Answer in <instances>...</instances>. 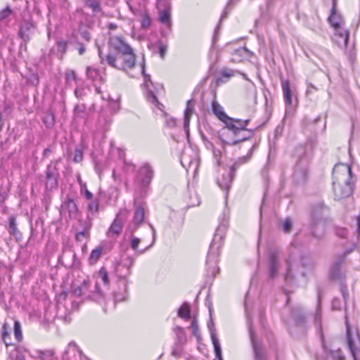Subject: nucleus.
Returning a JSON list of instances; mask_svg holds the SVG:
<instances>
[{
  "mask_svg": "<svg viewBox=\"0 0 360 360\" xmlns=\"http://www.w3.org/2000/svg\"><path fill=\"white\" fill-rule=\"evenodd\" d=\"M333 187L335 199L340 200L349 197L353 192L352 168L346 164L336 165L333 171Z\"/></svg>",
  "mask_w": 360,
  "mask_h": 360,
  "instance_id": "f257e3e1",
  "label": "nucleus"
},
{
  "mask_svg": "<svg viewBox=\"0 0 360 360\" xmlns=\"http://www.w3.org/2000/svg\"><path fill=\"white\" fill-rule=\"evenodd\" d=\"M134 259L129 255H123L120 262L115 266V274L119 278V290L113 292L115 302H122L127 298V277L131 274V267Z\"/></svg>",
  "mask_w": 360,
  "mask_h": 360,
  "instance_id": "f03ea898",
  "label": "nucleus"
},
{
  "mask_svg": "<svg viewBox=\"0 0 360 360\" xmlns=\"http://www.w3.org/2000/svg\"><path fill=\"white\" fill-rule=\"evenodd\" d=\"M297 250L294 249L290 252V256L286 259L285 280L293 278L292 271L305 276L307 273L311 271L315 266L313 258L309 255H302L298 260H295Z\"/></svg>",
  "mask_w": 360,
  "mask_h": 360,
  "instance_id": "7ed1b4c3",
  "label": "nucleus"
},
{
  "mask_svg": "<svg viewBox=\"0 0 360 360\" xmlns=\"http://www.w3.org/2000/svg\"><path fill=\"white\" fill-rule=\"evenodd\" d=\"M98 55L101 63L106 62L110 66L126 72L136 66V55L133 49L127 51L126 53H117L116 56L111 53L104 56L101 51H99Z\"/></svg>",
  "mask_w": 360,
  "mask_h": 360,
  "instance_id": "20e7f679",
  "label": "nucleus"
},
{
  "mask_svg": "<svg viewBox=\"0 0 360 360\" xmlns=\"http://www.w3.org/2000/svg\"><path fill=\"white\" fill-rule=\"evenodd\" d=\"M254 146H252L247 156L240 158L229 169V170L222 175L221 179L217 181L219 186L226 191V194L231 187L233 179L235 176L236 170L240 167V165L246 162L252 154Z\"/></svg>",
  "mask_w": 360,
  "mask_h": 360,
  "instance_id": "39448f33",
  "label": "nucleus"
},
{
  "mask_svg": "<svg viewBox=\"0 0 360 360\" xmlns=\"http://www.w3.org/2000/svg\"><path fill=\"white\" fill-rule=\"evenodd\" d=\"M60 161V160H52L46 167L45 186L47 190L52 191L58 187L60 177L58 165Z\"/></svg>",
  "mask_w": 360,
  "mask_h": 360,
  "instance_id": "423d86ee",
  "label": "nucleus"
},
{
  "mask_svg": "<svg viewBox=\"0 0 360 360\" xmlns=\"http://www.w3.org/2000/svg\"><path fill=\"white\" fill-rule=\"evenodd\" d=\"M346 338L348 348L354 360L360 359V338L359 335L354 336L352 334L348 318L345 316Z\"/></svg>",
  "mask_w": 360,
  "mask_h": 360,
  "instance_id": "0eeeda50",
  "label": "nucleus"
},
{
  "mask_svg": "<svg viewBox=\"0 0 360 360\" xmlns=\"http://www.w3.org/2000/svg\"><path fill=\"white\" fill-rule=\"evenodd\" d=\"M327 207L323 204H319L314 206L311 211V226L312 229V233L314 236L317 237L316 233V227L320 224L326 222L328 218L326 216Z\"/></svg>",
  "mask_w": 360,
  "mask_h": 360,
  "instance_id": "6e6552de",
  "label": "nucleus"
},
{
  "mask_svg": "<svg viewBox=\"0 0 360 360\" xmlns=\"http://www.w3.org/2000/svg\"><path fill=\"white\" fill-rule=\"evenodd\" d=\"M212 111L213 113L223 122L226 127L230 130H234L238 131V130L243 129L241 124L240 126H236V123H234V120L231 117H229L226 113L224 112V108L221 106L217 101H213L212 103Z\"/></svg>",
  "mask_w": 360,
  "mask_h": 360,
  "instance_id": "1a4fd4ad",
  "label": "nucleus"
},
{
  "mask_svg": "<svg viewBox=\"0 0 360 360\" xmlns=\"http://www.w3.org/2000/svg\"><path fill=\"white\" fill-rule=\"evenodd\" d=\"M250 120H234V123H236V126H240V124H241L243 129L238 130V131L231 130L234 135L238 136V138L230 143V145H236L238 143L246 141L252 136L253 130L246 128Z\"/></svg>",
  "mask_w": 360,
  "mask_h": 360,
  "instance_id": "9d476101",
  "label": "nucleus"
},
{
  "mask_svg": "<svg viewBox=\"0 0 360 360\" xmlns=\"http://www.w3.org/2000/svg\"><path fill=\"white\" fill-rule=\"evenodd\" d=\"M314 148L315 146L311 142L297 146L295 149V156L298 159L297 162L309 164Z\"/></svg>",
  "mask_w": 360,
  "mask_h": 360,
  "instance_id": "9b49d317",
  "label": "nucleus"
},
{
  "mask_svg": "<svg viewBox=\"0 0 360 360\" xmlns=\"http://www.w3.org/2000/svg\"><path fill=\"white\" fill-rule=\"evenodd\" d=\"M35 29L36 24L32 17L29 15L28 18H26L25 15H24L18 34L25 43H27L30 39V35L34 32Z\"/></svg>",
  "mask_w": 360,
  "mask_h": 360,
  "instance_id": "f8f14e48",
  "label": "nucleus"
},
{
  "mask_svg": "<svg viewBox=\"0 0 360 360\" xmlns=\"http://www.w3.org/2000/svg\"><path fill=\"white\" fill-rule=\"evenodd\" d=\"M77 211L78 208L74 200L67 198L62 203L60 212L65 217H68L72 219L76 217Z\"/></svg>",
  "mask_w": 360,
  "mask_h": 360,
  "instance_id": "ddd939ff",
  "label": "nucleus"
},
{
  "mask_svg": "<svg viewBox=\"0 0 360 360\" xmlns=\"http://www.w3.org/2000/svg\"><path fill=\"white\" fill-rule=\"evenodd\" d=\"M309 163L297 162L293 173V179L297 184L305 182L309 173Z\"/></svg>",
  "mask_w": 360,
  "mask_h": 360,
  "instance_id": "4468645a",
  "label": "nucleus"
},
{
  "mask_svg": "<svg viewBox=\"0 0 360 360\" xmlns=\"http://www.w3.org/2000/svg\"><path fill=\"white\" fill-rule=\"evenodd\" d=\"M220 248L221 247L214 245L210 244V245L207 256L206 264L208 268L212 270V274H214L217 264L218 262Z\"/></svg>",
  "mask_w": 360,
  "mask_h": 360,
  "instance_id": "2eb2a0df",
  "label": "nucleus"
},
{
  "mask_svg": "<svg viewBox=\"0 0 360 360\" xmlns=\"http://www.w3.org/2000/svg\"><path fill=\"white\" fill-rule=\"evenodd\" d=\"M153 176V171L148 164H144L139 169L137 180L143 186H148Z\"/></svg>",
  "mask_w": 360,
  "mask_h": 360,
  "instance_id": "dca6fc26",
  "label": "nucleus"
},
{
  "mask_svg": "<svg viewBox=\"0 0 360 360\" xmlns=\"http://www.w3.org/2000/svg\"><path fill=\"white\" fill-rule=\"evenodd\" d=\"M280 251L278 248L272 249L269 254V277L274 278L278 273V257Z\"/></svg>",
  "mask_w": 360,
  "mask_h": 360,
  "instance_id": "f3484780",
  "label": "nucleus"
},
{
  "mask_svg": "<svg viewBox=\"0 0 360 360\" xmlns=\"http://www.w3.org/2000/svg\"><path fill=\"white\" fill-rule=\"evenodd\" d=\"M142 73L144 77V86L147 89L148 91V99L150 102L156 105L157 108L161 110V107L163 106L161 103H160L158 101L157 96L155 95L154 92L150 89L149 86V83L152 84V82L150 80V77L149 75H146L145 73L144 67L142 68Z\"/></svg>",
  "mask_w": 360,
  "mask_h": 360,
  "instance_id": "a211bd4d",
  "label": "nucleus"
},
{
  "mask_svg": "<svg viewBox=\"0 0 360 360\" xmlns=\"http://www.w3.org/2000/svg\"><path fill=\"white\" fill-rule=\"evenodd\" d=\"M109 44L112 49L117 51V53H123L132 49L131 46L125 43L122 38L112 37L110 39Z\"/></svg>",
  "mask_w": 360,
  "mask_h": 360,
  "instance_id": "6ab92c4d",
  "label": "nucleus"
},
{
  "mask_svg": "<svg viewBox=\"0 0 360 360\" xmlns=\"http://www.w3.org/2000/svg\"><path fill=\"white\" fill-rule=\"evenodd\" d=\"M135 204H136V202ZM145 211L146 207L144 204L136 205V210L133 219V224H134V227L131 232L135 231L138 226L143 223L145 218Z\"/></svg>",
  "mask_w": 360,
  "mask_h": 360,
  "instance_id": "aec40b11",
  "label": "nucleus"
},
{
  "mask_svg": "<svg viewBox=\"0 0 360 360\" xmlns=\"http://www.w3.org/2000/svg\"><path fill=\"white\" fill-rule=\"evenodd\" d=\"M250 337L255 353V360H266V356L260 345L256 340L255 333L250 330Z\"/></svg>",
  "mask_w": 360,
  "mask_h": 360,
  "instance_id": "412c9836",
  "label": "nucleus"
},
{
  "mask_svg": "<svg viewBox=\"0 0 360 360\" xmlns=\"http://www.w3.org/2000/svg\"><path fill=\"white\" fill-rule=\"evenodd\" d=\"M227 229V225L226 224H221L218 226L211 243V245L221 246L222 241L224 238L226 231Z\"/></svg>",
  "mask_w": 360,
  "mask_h": 360,
  "instance_id": "4be33fe9",
  "label": "nucleus"
},
{
  "mask_svg": "<svg viewBox=\"0 0 360 360\" xmlns=\"http://www.w3.org/2000/svg\"><path fill=\"white\" fill-rule=\"evenodd\" d=\"M208 328L210 331L211 338H212V344L214 345L216 357L219 360H222L221 349L219 340L217 338V335L215 334V330H214V324H213L212 321H211V322L208 324Z\"/></svg>",
  "mask_w": 360,
  "mask_h": 360,
  "instance_id": "5701e85b",
  "label": "nucleus"
},
{
  "mask_svg": "<svg viewBox=\"0 0 360 360\" xmlns=\"http://www.w3.org/2000/svg\"><path fill=\"white\" fill-rule=\"evenodd\" d=\"M335 33V35L337 37L336 41L340 45H342L346 47L347 45L349 32L347 30L345 29L342 25H340L338 29L334 28Z\"/></svg>",
  "mask_w": 360,
  "mask_h": 360,
  "instance_id": "b1692460",
  "label": "nucleus"
},
{
  "mask_svg": "<svg viewBox=\"0 0 360 360\" xmlns=\"http://www.w3.org/2000/svg\"><path fill=\"white\" fill-rule=\"evenodd\" d=\"M233 55L234 58L231 59V61L236 63L249 58L253 55V53L245 47H240L235 50Z\"/></svg>",
  "mask_w": 360,
  "mask_h": 360,
  "instance_id": "393cba45",
  "label": "nucleus"
},
{
  "mask_svg": "<svg viewBox=\"0 0 360 360\" xmlns=\"http://www.w3.org/2000/svg\"><path fill=\"white\" fill-rule=\"evenodd\" d=\"M194 111V102L193 100H188L186 103V108L184 110V130L188 132L190 122V118Z\"/></svg>",
  "mask_w": 360,
  "mask_h": 360,
  "instance_id": "a878e982",
  "label": "nucleus"
},
{
  "mask_svg": "<svg viewBox=\"0 0 360 360\" xmlns=\"http://www.w3.org/2000/svg\"><path fill=\"white\" fill-rule=\"evenodd\" d=\"M342 262L343 261L341 259L333 264L330 271V277L333 280L342 281V280L345 278V275L342 274L340 269V266Z\"/></svg>",
  "mask_w": 360,
  "mask_h": 360,
  "instance_id": "bb28decb",
  "label": "nucleus"
},
{
  "mask_svg": "<svg viewBox=\"0 0 360 360\" xmlns=\"http://www.w3.org/2000/svg\"><path fill=\"white\" fill-rule=\"evenodd\" d=\"M328 20L333 28L338 29V27H340V25H343V20L340 15L336 13L335 6H333V7L332 8L330 15L328 17Z\"/></svg>",
  "mask_w": 360,
  "mask_h": 360,
  "instance_id": "cd10ccee",
  "label": "nucleus"
},
{
  "mask_svg": "<svg viewBox=\"0 0 360 360\" xmlns=\"http://www.w3.org/2000/svg\"><path fill=\"white\" fill-rule=\"evenodd\" d=\"M281 86L283 92L284 101L287 105L292 104V91L290 82L288 80H282Z\"/></svg>",
  "mask_w": 360,
  "mask_h": 360,
  "instance_id": "c85d7f7f",
  "label": "nucleus"
},
{
  "mask_svg": "<svg viewBox=\"0 0 360 360\" xmlns=\"http://www.w3.org/2000/svg\"><path fill=\"white\" fill-rule=\"evenodd\" d=\"M122 230V223L121 220L118 219V215H117L116 218L114 219L112 224L110 226L108 235L110 237H113L115 236H118Z\"/></svg>",
  "mask_w": 360,
  "mask_h": 360,
  "instance_id": "c756f323",
  "label": "nucleus"
},
{
  "mask_svg": "<svg viewBox=\"0 0 360 360\" xmlns=\"http://www.w3.org/2000/svg\"><path fill=\"white\" fill-rule=\"evenodd\" d=\"M54 352L52 350H37L35 354H32L34 358H38L40 360H53Z\"/></svg>",
  "mask_w": 360,
  "mask_h": 360,
  "instance_id": "7c9ffc66",
  "label": "nucleus"
},
{
  "mask_svg": "<svg viewBox=\"0 0 360 360\" xmlns=\"http://www.w3.org/2000/svg\"><path fill=\"white\" fill-rule=\"evenodd\" d=\"M159 13V20L170 28L172 26L171 22V10L158 11Z\"/></svg>",
  "mask_w": 360,
  "mask_h": 360,
  "instance_id": "2f4dec72",
  "label": "nucleus"
},
{
  "mask_svg": "<svg viewBox=\"0 0 360 360\" xmlns=\"http://www.w3.org/2000/svg\"><path fill=\"white\" fill-rule=\"evenodd\" d=\"M8 231L11 236L17 237L18 235H20V231L18 229L15 217L13 215L8 217Z\"/></svg>",
  "mask_w": 360,
  "mask_h": 360,
  "instance_id": "473e14b6",
  "label": "nucleus"
},
{
  "mask_svg": "<svg viewBox=\"0 0 360 360\" xmlns=\"http://www.w3.org/2000/svg\"><path fill=\"white\" fill-rule=\"evenodd\" d=\"M293 319L297 325L298 326H304L306 322V318L300 309H297L292 311V314Z\"/></svg>",
  "mask_w": 360,
  "mask_h": 360,
  "instance_id": "72a5a7b5",
  "label": "nucleus"
},
{
  "mask_svg": "<svg viewBox=\"0 0 360 360\" xmlns=\"http://www.w3.org/2000/svg\"><path fill=\"white\" fill-rule=\"evenodd\" d=\"M314 323L317 328L318 333H319V335L321 336H322L323 333H322V326H321V311L319 305L317 307V309L314 314Z\"/></svg>",
  "mask_w": 360,
  "mask_h": 360,
  "instance_id": "f704fd0d",
  "label": "nucleus"
},
{
  "mask_svg": "<svg viewBox=\"0 0 360 360\" xmlns=\"http://www.w3.org/2000/svg\"><path fill=\"white\" fill-rule=\"evenodd\" d=\"M178 316L185 320H188L191 318L190 306L188 303L185 302L178 310Z\"/></svg>",
  "mask_w": 360,
  "mask_h": 360,
  "instance_id": "c9c22d12",
  "label": "nucleus"
},
{
  "mask_svg": "<svg viewBox=\"0 0 360 360\" xmlns=\"http://www.w3.org/2000/svg\"><path fill=\"white\" fill-rule=\"evenodd\" d=\"M86 75L89 79L93 81H101L102 77L98 69L93 67H88L86 68Z\"/></svg>",
  "mask_w": 360,
  "mask_h": 360,
  "instance_id": "e433bc0d",
  "label": "nucleus"
},
{
  "mask_svg": "<svg viewBox=\"0 0 360 360\" xmlns=\"http://www.w3.org/2000/svg\"><path fill=\"white\" fill-rule=\"evenodd\" d=\"M89 281L84 280L81 286H78L74 288L73 294L76 297H81L85 294V292L88 290Z\"/></svg>",
  "mask_w": 360,
  "mask_h": 360,
  "instance_id": "4c0bfd02",
  "label": "nucleus"
},
{
  "mask_svg": "<svg viewBox=\"0 0 360 360\" xmlns=\"http://www.w3.org/2000/svg\"><path fill=\"white\" fill-rule=\"evenodd\" d=\"M103 251L102 247H98L93 250L89 257V262L91 264H95L101 257Z\"/></svg>",
  "mask_w": 360,
  "mask_h": 360,
  "instance_id": "58836bf2",
  "label": "nucleus"
},
{
  "mask_svg": "<svg viewBox=\"0 0 360 360\" xmlns=\"http://www.w3.org/2000/svg\"><path fill=\"white\" fill-rule=\"evenodd\" d=\"M71 257L72 258V262L68 264L69 266L75 268V269H79L80 267V262L77 258V255L75 252H64L63 255V257Z\"/></svg>",
  "mask_w": 360,
  "mask_h": 360,
  "instance_id": "ea45409f",
  "label": "nucleus"
},
{
  "mask_svg": "<svg viewBox=\"0 0 360 360\" xmlns=\"http://www.w3.org/2000/svg\"><path fill=\"white\" fill-rule=\"evenodd\" d=\"M85 6L92 9L95 13H98L101 11V4L98 0H85Z\"/></svg>",
  "mask_w": 360,
  "mask_h": 360,
  "instance_id": "a19ab883",
  "label": "nucleus"
},
{
  "mask_svg": "<svg viewBox=\"0 0 360 360\" xmlns=\"http://www.w3.org/2000/svg\"><path fill=\"white\" fill-rule=\"evenodd\" d=\"M70 350H72L73 352H77L79 355L82 354V351L79 349L76 343L74 342H71L70 343H69L68 349L65 351L63 354V360H69L68 355Z\"/></svg>",
  "mask_w": 360,
  "mask_h": 360,
  "instance_id": "79ce46f5",
  "label": "nucleus"
},
{
  "mask_svg": "<svg viewBox=\"0 0 360 360\" xmlns=\"http://www.w3.org/2000/svg\"><path fill=\"white\" fill-rule=\"evenodd\" d=\"M43 122L47 127H51L54 124V116L51 112L49 111L46 112L43 117Z\"/></svg>",
  "mask_w": 360,
  "mask_h": 360,
  "instance_id": "37998d69",
  "label": "nucleus"
},
{
  "mask_svg": "<svg viewBox=\"0 0 360 360\" xmlns=\"http://www.w3.org/2000/svg\"><path fill=\"white\" fill-rule=\"evenodd\" d=\"M98 277L101 278L102 282L104 285H108L109 284V278L108 274L105 268L102 267L98 272Z\"/></svg>",
  "mask_w": 360,
  "mask_h": 360,
  "instance_id": "c03bdc74",
  "label": "nucleus"
},
{
  "mask_svg": "<svg viewBox=\"0 0 360 360\" xmlns=\"http://www.w3.org/2000/svg\"><path fill=\"white\" fill-rule=\"evenodd\" d=\"M157 8L158 11L171 10L169 0H158Z\"/></svg>",
  "mask_w": 360,
  "mask_h": 360,
  "instance_id": "a18cd8bd",
  "label": "nucleus"
},
{
  "mask_svg": "<svg viewBox=\"0 0 360 360\" xmlns=\"http://www.w3.org/2000/svg\"><path fill=\"white\" fill-rule=\"evenodd\" d=\"M89 211L92 214H96L99 210V200L98 199H95L92 200L88 205Z\"/></svg>",
  "mask_w": 360,
  "mask_h": 360,
  "instance_id": "49530a36",
  "label": "nucleus"
},
{
  "mask_svg": "<svg viewBox=\"0 0 360 360\" xmlns=\"http://www.w3.org/2000/svg\"><path fill=\"white\" fill-rule=\"evenodd\" d=\"M141 27L148 29L151 25V19L148 13H144L141 20Z\"/></svg>",
  "mask_w": 360,
  "mask_h": 360,
  "instance_id": "de8ad7c7",
  "label": "nucleus"
},
{
  "mask_svg": "<svg viewBox=\"0 0 360 360\" xmlns=\"http://www.w3.org/2000/svg\"><path fill=\"white\" fill-rule=\"evenodd\" d=\"M75 238L77 242H83L84 240H86L89 238V230L85 229L77 233Z\"/></svg>",
  "mask_w": 360,
  "mask_h": 360,
  "instance_id": "09e8293b",
  "label": "nucleus"
},
{
  "mask_svg": "<svg viewBox=\"0 0 360 360\" xmlns=\"http://www.w3.org/2000/svg\"><path fill=\"white\" fill-rule=\"evenodd\" d=\"M14 335L18 341H20L22 338V335L20 329V324L18 321L14 323Z\"/></svg>",
  "mask_w": 360,
  "mask_h": 360,
  "instance_id": "8fccbe9b",
  "label": "nucleus"
},
{
  "mask_svg": "<svg viewBox=\"0 0 360 360\" xmlns=\"http://www.w3.org/2000/svg\"><path fill=\"white\" fill-rule=\"evenodd\" d=\"M65 79L68 84H70L72 81L77 82V77L76 72L74 70H68L65 73Z\"/></svg>",
  "mask_w": 360,
  "mask_h": 360,
  "instance_id": "3c124183",
  "label": "nucleus"
},
{
  "mask_svg": "<svg viewBox=\"0 0 360 360\" xmlns=\"http://www.w3.org/2000/svg\"><path fill=\"white\" fill-rule=\"evenodd\" d=\"M86 105L84 104L76 105L74 108V114L76 117H82V114L86 110Z\"/></svg>",
  "mask_w": 360,
  "mask_h": 360,
  "instance_id": "603ef678",
  "label": "nucleus"
},
{
  "mask_svg": "<svg viewBox=\"0 0 360 360\" xmlns=\"http://www.w3.org/2000/svg\"><path fill=\"white\" fill-rule=\"evenodd\" d=\"M330 354L333 360H345V356L340 349L331 351Z\"/></svg>",
  "mask_w": 360,
  "mask_h": 360,
  "instance_id": "864d4df0",
  "label": "nucleus"
},
{
  "mask_svg": "<svg viewBox=\"0 0 360 360\" xmlns=\"http://www.w3.org/2000/svg\"><path fill=\"white\" fill-rule=\"evenodd\" d=\"M191 328L193 330V335L197 338H200V333L198 331V320L195 317L193 318L191 324Z\"/></svg>",
  "mask_w": 360,
  "mask_h": 360,
  "instance_id": "5fc2aeb1",
  "label": "nucleus"
},
{
  "mask_svg": "<svg viewBox=\"0 0 360 360\" xmlns=\"http://www.w3.org/2000/svg\"><path fill=\"white\" fill-rule=\"evenodd\" d=\"M12 9L8 6H6L4 9L1 10L0 11V21L7 18L12 13Z\"/></svg>",
  "mask_w": 360,
  "mask_h": 360,
  "instance_id": "6e6d98bb",
  "label": "nucleus"
},
{
  "mask_svg": "<svg viewBox=\"0 0 360 360\" xmlns=\"http://www.w3.org/2000/svg\"><path fill=\"white\" fill-rule=\"evenodd\" d=\"M213 158L215 160L217 166L220 165V160L221 158V152L219 149L213 148L212 149Z\"/></svg>",
  "mask_w": 360,
  "mask_h": 360,
  "instance_id": "4d7b16f0",
  "label": "nucleus"
},
{
  "mask_svg": "<svg viewBox=\"0 0 360 360\" xmlns=\"http://www.w3.org/2000/svg\"><path fill=\"white\" fill-rule=\"evenodd\" d=\"M67 47L68 43L66 41L60 40L57 42L58 51L62 54H64L66 52Z\"/></svg>",
  "mask_w": 360,
  "mask_h": 360,
  "instance_id": "13d9d810",
  "label": "nucleus"
},
{
  "mask_svg": "<svg viewBox=\"0 0 360 360\" xmlns=\"http://www.w3.org/2000/svg\"><path fill=\"white\" fill-rule=\"evenodd\" d=\"M335 234L342 238H345L348 234V231L345 228L337 227L335 228Z\"/></svg>",
  "mask_w": 360,
  "mask_h": 360,
  "instance_id": "bf43d9fd",
  "label": "nucleus"
},
{
  "mask_svg": "<svg viewBox=\"0 0 360 360\" xmlns=\"http://www.w3.org/2000/svg\"><path fill=\"white\" fill-rule=\"evenodd\" d=\"M292 223L291 220L288 218L285 219L283 222V231L286 233H289L292 229Z\"/></svg>",
  "mask_w": 360,
  "mask_h": 360,
  "instance_id": "052dcab7",
  "label": "nucleus"
},
{
  "mask_svg": "<svg viewBox=\"0 0 360 360\" xmlns=\"http://www.w3.org/2000/svg\"><path fill=\"white\" fill-rule=\"evenodd\" d=\"M82 160H83L82 151L79 148H76L74 152L73 161L75 162H79Z\"/></svg>",
  "mask_w": 360,
  "mask_h": 360,
  "instance_id": "680f3d73",
  "label": "nucleus"
},
{
  "mask_svg": "<svg viewBox=\"0 0 360 360\" xmlns=\"http://www.w3.org/2000/svg\"><path fill=\"white\" fill-rule=\"evenodd\" d=\"M141 242V240L140 238H137V237H135L133 235L131 236V248L135 250V251H137V249H138V247H139V245Z\"/></svg>",
  "mask_w": 360,
  "mask_h": 360,
  "instance_id": "e2e57ef3",
  "label": "nucleus"
},
{
  "mask_svg": "<svg viewBox=\"0 0 360 360\" xmlns=\"http://www.w3.org/2000/svg\"><path fill=\"white\" fill-rule=\"evenodd\" d=\"M8 338H9V333L6 330V325H4L3 326L2 340L6 347L11 345V343L8 341Z\"/></svg>",
  "mask_w": 360,
  "mask_h": 360,
  "instance_id": "0e129e2a",
  "label": "nucleus"
},
{
  "mask_svg": "<svg viewBox=\"0 0 360 360\" xmlns=\"http://www.w3.org/2000/svg\"><path fill=\"white\" fill-rule=\"evenodd\" d=\"M340 291L342 292V297L346 302L348 298V290L346 284L342 281H340Z\"/></svg>",
  "mask_w": 360,
  "mask_h": 360,
  "instance_id": "69168bd1",
  "label": "nucleus"
},
{
  "mask_svg": "<svg viewBox=\"0 0 360 360\" xmlns=\"http://www.w3.org/2000/svg\"><path fill=\"white\" fill-rule=\"evenodd\" d=\"M85 95L84 89L82 86H78L75 89V96L77 98H82Z\"/></svg>",
  "mask_w": 360,
  "mask_h": 360,
  "instance_id": "338daca9",
  "label": "nucleus"
},
{
  "mask_svg": "<svg viewBox=\"0 0 360 360\" xmlns=\"http://www.w3.org/2000/svg\"><path fill=\"white\" fill-rule=\"evenodd\" d=\"M221 75L223 77L230 78L234 75V71L231 69L225 68L221 71Z\"/></svg>",
  "mask_w": 360,
  "mask_h": 360,
  "instance_id": "774afa93",
  "label": "nucleus"
}]
</instances>
